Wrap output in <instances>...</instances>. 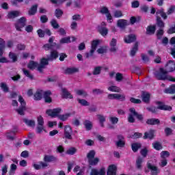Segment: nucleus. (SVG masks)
<instances>
[{
  "label": "nucleus",
  "mask_w": 175,
  "mask_h": 175,
  "mask_svg": "<svg viewBox=\"0 0 175 175\" xmlns=\"http://www.w3.org/2000/svg\"><path fill=\"white\" fill-rule=\"evenodd\" d=\"M154 76L157 80H162L165 81L167 80V71L164 70L163 68H159V71L154 73Z\"/></svg>",
  "instance_id": "nucleus-4"
},
{
  "label": "nucleus",
  "mask_w": 175,
  "mask_h": 175,
  "mask_svg": "<svg viewBox=\"0 0 175 175\" xmlns=\"http://www.w3.org/2000/svg\"><path fill=\"white\" fill-rule=\"evenodd\" d=\"M130 113L128 116V122L130 124H133L136 122V119H135V117H136L137 120L138 121H140L142 124L144 122V116H143V114L137 113L136 111V109L134 107L129 109Z\"/></svg>",
  "instance_id": "nucleus-2"
},
{
  "label": "nucleus",
  "mask_w": 175,
  "mask_h": 175,
  "mask_svg": "<svg viewBox=\"0 0 175 175\" xmlns=\"http://www.w3.org/2000/svg\"><path fill=\"white\" fill-rule=\"evenodd\" d=\"M58 57H59L58 51L53 50L51 51L50 56L48 58L50 61H55Z\"/></svg>",
  "instance_id": "nucleus-28"
},
{
  "label": "nucleus",
  "mask_w": 175,
  "mask_h": 175,
  "mask_svg": "<svg viewBox=\"0 0 175 175\" xmlns=\"http://www.w3.org/2000/svg\"><path fill=\"white\" fill-rule=\"evenodd\" d=\"M70 116H72V113H65V114H63V115H59V120H60L61 121H66V120H68V118H69V117H70Z\"/></svg>",
  "instance_id": "nucleus-46"
},
{
  "label": "nucleus",
  "mask_w": 175,
  "mask_h": 175,
  "mask_svg": "<svg viewBox=\"0 0 175 175\" xmlns=\"http://www.w3.org/2000/svg\"><path fill=\"white\" fill-rule=\"evenodd\" d=\"M51 94L52 93L51 90L45 91L43 93L45 103H51V102H53V98H51Z\"/></svg>",
  "instance_id": "nucleus-21"
},
{
  "label": "nucleus",
  "mask_w": 175,
  "mask_h": 175,
  "mask_svg": "<svg viewBox=\"0 0 175 175\" xmlns=\"http://www.w3.org/2000/svg\"><path fill=\"white\" fill-rule=\"evenodd\" d=\"M106 171L105 167H102L100 170L93 168L91 170L90 175H105Z\"/></svg>",
  "instance_id": "nucleus-22"
},
{
  "label": "nucleus",
  "mask_w": 175,
  "mask_h": 175,
  "mask_svg": "<svg viewBox=\"0 0 175 175\" xmlns=\"http://www.w3.org/2000/svg\"><path fill=\"white\" fill-rule=\"evenodd\" d=\"M169 154H163L161 155V162L159 163V165L161 167H165L166 165H167V160H166V158H169Z\"/></svg>",
  "instance_id": "nucleus-25"
},
{
  "label": "nucleus",
  "mask_w": 175,
  "mask_h": 175,
  "mask_svg": "<svg viewBox=\"0 0 175 175\" xmlns=\"http://www.w3.org/2000/svg\"><path fill=\"white\" fill-rule=\"evenodd\" d=\"M44 162H51L55 161V157L51 155H45L44 157Z\"/></svg>",
  "instance_id": "nucleus-53"
},
{
  "label": "nucleus",
  "mask_w": 175,
  "mask_h": 175,
  "mask_svg": "<svg viewBox=\"0 0 175 175\" xmlns=\"http://www.w3.org/2000/svg\"><path fill=\"white\" fill-rule=\"evenodd\" d=\"M23 122L29 128H35V120H28L27 118H24Z\"/></svg>",
  "instance_id": "nucleus-35"
},
{
  "label": "nucleus",
  "mask_w": 175,
  "mask_h": 175,
  "mask_svg": "<svg viewBox=\"0 0 175 175\" xmlns=\"http://www.w3.org/2000/svg\"><path fill=\"white\" fill-rule=\"evenodd\" d=\"M152 147L154 148V150H157V151H159L163 148L162 145L158 142L153 143Z\"/></svg>",
  "instance_id": "nucleus-51"
},
{
  "label": "nucleus",
  "mask_w": 175,
  "mask_h": 175,
  "mask_svg": "<svg viewBox=\"0 0 175 175\" xmlns=\"http://www.w3.org/2000/svg\"><path fill=\"white\" fill-rule=\"evenodd\" d=\"M43 98V90H37L33 95L34 100H41Z\"/></svg>",
  "instance_id": "nucleus-33"
},
{
  "label": "nucleus",
  "mask_w": 175,
  "mask_h": 175,
  "mask_svg": "<svg viewBox=\"0 0 175 175\" xmlns=\"http://www.w3.org/2000/svg\"><path fill=\"white\" fill-rule=\"evenodd\" d=\"M136 39H137L136 36L133 33H131L124 37V42L126 44H131V43H133V42H136Z\"/></svg>",
  "instance_id": "nucleus-12"
},
{
  "label": "nucleus",
  "mask_w": 175,
  "mask_h": 175,
  "mask_svg": "<svg viewBox=\"0 0 175 175\" xmlns=\"http://www.w3.org/2000/svg\"><path fill=\"white\" fill-rule=\"evenodd\" d=\"M23 73L26 77L30 79V80H33V75H31L28 70L23 69Z\"/></svg>",
  "instance_id": "nucleus-57"
},
{
  "label": "nucleus",
  "mask_w": 175,
  "mask_h": 175,
  "mask_svg": "<svg viewBox=\"0 0 175 175\" xmlns=\"http://www.w3.org/2000/svg\"><path fill=\"white\" fill-rule=\"evenodd\" d=\"M76 152H77V149L75 147H71L67 150L66 154H76Z\"/></svg>",
  "instance_id": "nucleus-64"
},
{
  "label": "nucleus",
  "mask_w": 175,
  "mask_h": 175,
  "mask_svg": "<svg viewBox=\"0 0 175 175\" xmlns=\"http://www.w3.org/2000/svg\"><path fill=\"white\" fill-rule=\"evenodd\" d=\"M55 46H57V42L50 43V44H44L43 45V49L46 51H49V50H54L55 49Z\"/></svg>",
  "instance_id": "nucleus-29"
},
{
  "label": "nucleus",
  "mask_w": 175,
  "mask_h": 175,
  "mask_svg": "<svg viewBox=\"0 0 175 175\" xmlns=\"http://www.w3.org/2000/svg\"><path fill=\"white\" fill-rule=\"evenodd\" d=\"M118 27L124 29L128 25V21L125 19H119L117 22Z\"/></svg>",
  "instance_id": "nucleus-36"
},
{
  "label": "nucleus",
  "mask_w": 175,
  "mask_h": 175,
  "mask_svg": "<svg viewBox=\"0 0 175 175\" xmlns=\"http://www.w3.org/2000/svg\"><path fill=\"white\" fill-rule=\"evenodd\" d=\"M16 170H17V165L15 164H12L10 165V170L9 172L10 175H14L16 173Z\"/></svg>",
  "instance_id": "nucleus-54"
},
{
  "label": "nucleus",
  "mask_w": 175,
  "mask_h": 175,
  "mask_svg": "<svg viewBox=\"0 0 175 175\" xmlns=\"http://www.w3.org/2000/svg\"><path fill=\"white\" fill-rule=\"evenodd\" d=\"M101 70H102V67L97 66V67L94 68V69L93 70V75L94 76H96L98 75H100Z\"/></svg>",
  "instance_id": "nucleus-58"
},
{
  "label": "nucleus",
  "mask_w": 175,
  "mask_h": 175,
  "mask_svg": "<svg viewBox=\"0 0 175 175\" xmlns=\"http://www.w3.org/2000/svg\"><path fill=\"white\" fill-rule=\"evenodd\" d=\"M109 121H110V122H111L112 125H116V124H118V118L111 117V118H109Z\"/></svg>",
  "instance_id": "nucleus-63"
},
{
  "label": "nucleus",
  "mask_w": 175,
  "mask_h": 175,
  "mask_svg": "<svg viewBox=\"0 0 175 175\" xmlns=\"http://www.w3.org/2000/svg\"><path fill=\"white\" fill-rule=\"evenodd\" d=\"M25 110H27L26 105H21L18 109H15V111H16L19 116H24L25 114Z\"/></svg>",
  "instance_id": "nucleus-34"
},
{
  "label": "nucleus",
  "mask_w": 175,
  "mask_h": 175,
  "mask_svg": "<svg viewBox=\"0 0 175 175\" xmlns=\"http://www.w3.org/2000/svg\"><path fill=\"white\" fill-rule=\"evenodd\" d=\"M0 87H1V90H3V92H5V93L9 92V87H8V85H6V83L2 82L0 84Z\"/></svg>",
  "instance_id": "nucleus-55"
},
{
  "label": "nucleus",
  "mask_w": 175,
  "mask_h": 175,
  "mask_svg": "<svg viewBox=\"0 0 175 175\" xmlns=\"http://www.w3.org/2000/svg\"><path fill=\"white\" fill-rule=\"evenodd\" d=\"M142 102L144 103H150L151 99V94L148 92L142 91L141 94Z\"/></svg>",
  "instance_id": "nucleus-15"
},
{
  "label": "nucleus",
  "mask_w": 175,
  "mask_h": 175,
  "mask_svg": "<svg viewBox=\"0 0 175 175\" xmlns=\"http://www.w3.org/2000/svg\"><path fill=\"white\" fill-rule=\"evenodd\" d=\"M9 58L10 59H12V62H17L18 59V57L17 56V55L13 52L9 53Z\"/></svg>",
  "instance_id": "nucleus-44"
},
{
  "label": "nucleus",
  "mask_w": 175,
  "mask_h": 175,
  "mask_svg": "<svg viewBox=\"0 0 175 175\" xmlns=\"http://www.w3.org/2000/svg\"><path fill=\"white\" fill-rule=\"evenodd\" d=\"M83 125L86 131H91V129H92V122L90 120H85L83 122Z\"/></svg>",
  "instance_id": "nucleus-43"
},
{
  "label": "nucleus",
  "mask_w": 175,
  "mask_h": 175,
  "mask_svg": "<svg viewBox=\"0 0 175 175\" xmlns=\"http://www.w3.org/2000/svg\"><path fill=\"white\" fill-rule=\"evenodd\" d=\"M72 133H73V130L70 125H66L64 126V137L67 140H72L73 137H72Z\"/></svg>",
  "instance_id": "nucleus-8"
},
{
  "label": "nucleus",
  "mask_w": 175,
  "mask_h": 175,
  "mask_svg": "<svg viewBox=\"0 0 175 175\" xmlns=\"http://www.w3.org/2000/svg\"><path fill=\"white\" fill-rule=\"evenodd\" d=\"M142 59L144 64H148L150 62V57L144 53L141 54Z\"/></svg>",
  "instance_id": "nucleus-56"
},
{
  "label": "nucleus",
  "mask_w": 175,
  "mask_h": 175,
  "mask_svg": "<svg viewBox=\"0 0 175 175\" xmlns=\"http://www.w3.org/2000/svg\"><path fill=\"white\" fill-rule=\"evenodd\" d=\"M109 51L111 53H117V51L118 50V47H117V39L112 38L109 42Z\"/></svg>",
  "instance_id": "nucleus-16"
},
{
  "label": "nucleus",
  "mask_w": 175,
  "mask_h": 175,
  "mask_svg": "<svg viewBox=\"0 0 175 175\" xmlns=\"http://www.w3.org/2000/svg\"><path fill=\"white\" fill-rule=\"evenodd\" d=\"M164 133L167 137H169V136H172V135H173V129L170 127H165L164 129Z\"/></svg>",
  "instance_id": "nucleus-47"
},
{
  "label": "nucleus",
  "mask_w": 175,
  "mask_h": 175,
  "mask_svg": "<svg viewBox=\"0 0 175 175\" xmlns=\"http://www.w3.org/2000/svg\"><path fill=\"white\" fill-rule=\"evenodd\" d=\"M51 25L54 29H58V28H59V24H58V22H57V20L55 19H52L51 21Z\"/></svg>",
  "instance_id": "nucleus-50"
},
{
  "label": "nucleus",
  "mask_w": 175,
  "mask_h": 175,
  "mask_svg": "<svg viewBox=\"0 0 175 175\" xmlns=\"http://www.w3.org/2000/svg\"><path fill=\"white\" fill-rule=\"evenodd\" d=\"M107 174V175H116L117 174V166H116V165H114V164L109 165L108 167Z\"/></svg>",
  "instance_id": "nucleus-26"
},
{
  "label": "nucleus",
  "mask_w": 175,
  "mask_h": 175,
  "mask_svg": "<svg viewBox=\"0 0 175 175\" xmlns=\"http://www.w3.org/2000/svg\"><path fill=\"white\" fill-rule=\"evenodd\" d=\"M99 43H100V40H94L92 41L90 54L91 55H94L95 51L96 50V47L99 46Z\"/></svg>",
  "instance_id": "nucleus-24"
},
{
  "label": "nucleus",
  "mask_w": 175,
  "mask_h": 175,
  "mask_svg": "<svg viewBox=\"0 0 175 175\" xmlns=\"http://www.w3.org/2000/svg\"><path fill=\"white\" fill-rule=\"evenodd\" d=\"M98 32L102 36H106L109 33V29L105 27H98Z\"/></svg>",
  "instance_id": "nucleus-40"
},
{
  "label": "nucleus",
  "mask_w": 175,
  "mask_h": 175,
  "mask_svg": "<svg viewBox=\"0 0 175 175\" xmlns=\"http://www.w3.org/2000/svg\"><path fill=\"white\" fill-rule=\"evenodd\" d=\"M79 72V68L72 67V68H67L64 70V75H73V73H77Z\"/></svg>",
  "instance_id": "nucleus-31"
},
{
  "label": "nucleus",
  "mask_w": 175,
  "mask_h": 175,
  "mask_svg": "<svg viewBox=\"0 0 175 175\" xmlns=\"http://www.w3.org/2000/svg\"><path fill=\"white\" fill-rule=\"evenodd\" d=\"M98 162H99V159L96 158V159H90L89 160V163L92 166H95V165L98 164Z\"/></svg>",
  "instance_id": "nucleus-61"
},
{
  "label": "nucleus",
  "mask_w": 175,
  "mask_h": 175,
  "mask_svg": "<svg viewBox=\"0 0 175 175\" xmlns=\"http://www.w3.org/2000/svg\"><path fill=\"white\" fill-rule=\"evenodd\" d=\"M97 119L99 121V124L101 128H105V122H106V117L102 114H98Z\"/></svg>",
  "instance_id": "nucleus-27"
},
{
  "label": "nucleus",
  "mask_w": 175,
  "mask_h": 175,
  "mask_svg": "<svg viewBox=\"0 0 175 175\" xmlns=\"http://www.w3.org/2000/svg\"><path fill=\"white\" fill-rule=\"evenodd\" d=\"M147 157L146 154H142L141 156L138 157L137 158V160L135 161V167L138 170H142L143 169V165L142 163H143V161H144V158Z\"/></svg>",
  "instance_id": "nucleus-10"
},
{
  "label": "nucleus",
  "mask_w": 175,
  "mask_h": 175,
  "mask_svg": "<svg viewBox=\"0 0 175 175\" xmlns=\"http://www.w3.org/2000/svg\"><path fill=\"white\" fill-rule=\"evenodd\" d=\"M147 167L150 170V175H158L161 173V170L158 167L152 165L151 161L147 163Z\"/></svg>",
  "instance_id": "nucleus-7"
},
{
  "label": "nucleus",
  "mask_w": 175,
  "mask_h": 175,
  "mask_svg": "<svg viewBox=\"0 0 175 175\" xmlns=\"http://www.w3.org/2000/svg\"><path fill=\"white\" fill-rule=\"evenodd\" d=\"M163 20H167V14L165 12V9L161 8L156 12V24L159 28H165V22Z\"/></svg>",
  "instance_id": "nucleus-1"
},
{
  "label": "nucleus",
  "mask_w": 175,
  "mask_h": 175,
  "mask_svg": "<svg viewBox=\"0 0 175 175\" xmlns=\"http://www.w3.org/2000/svg\"><path fill=\"white\" fill-rule=\"evenodd\" d=\"M130 102L131 103H134L135 105H140V103H142V100L131 97L130 98Z\"/></svg>",
  "instance_id": "nucleus-59"
},
{
  "label": "nucleus",
  "mask_w": 175,
  "mask_h": 175,
  "mask_svg": "<svg viewBox=\"0 0 175 175\" xmlns=\"http://www.w3.org/2000/svg\"><path fill=\"white\" fill-rule=\"evenodd\" d=\"M61 111H62V109L61 108H55L53 109L46 110V113L52 118H55V117H57L59 118V116H60L59 114L61 113Z\"/></svg>",
  "instance_id": "nucleus-6"
},
{
  "label": "nucleus",
  "mask_w": 175,
  "mask_h": 175,
  "mask_svg": "<svg viewBox=\"0 0 175 175\" xmlns=\"http://www.w3.org/2000/svg\"><path fill=\"white\" fill-rule=\"evenodd\" d=\"M62 98L63 99H73V95L65 88H62Z\"/></svg>",
  "instance_id": "nucleus-18"
},
{
  "label": "nucleus",
  "mask_w": 175,
  "mask_h": 175,
  "mask_svg": "<svg viewBox=\"0 0 175 175\" xmlns=\"http://www.w3.org/2000/svg\"><path fill=\"white\" fill-rule=\"evenodd\" d=\"M139 6H140V2L139 1L136 0V1H132L131 8H133V9H137Z\"/></svg>",
  "instance_id": "nucleus-62"
},
{
  "label": "nucleus",
  "mask_w": 175,
  "mask_h": 175,
  "mask_svg": "<svg viewBox=\"0 0 175 175\" xmlns=\"http://www.w3.org/2000/svg\"><path fill=\"white\" fill-rule=\"evenodd\" d=\"M167 73H172L175 70V62L174 61L170 60L165 66Z\"/></svg>",
  "instance_id": "nucleus-17"
},
{
  "label": "nucleus",
  "mask_w": 175,
  "mask_h": 175,
  "mask_svg": "<svg viewBox=\"0 0 175 175\" xmlns=\"http://www.w3.org/2000/svg\"><path fill=\"white\" fill-rule=\"evenodd\" d=\"M146 125H161V120L158 118H149L146 121Z\"/></svg>",
  "instance_id": "nucleus-23"
},
{
  "label": "nucleus",
  "mask_w": 175,
  "mask_h": 175,
  "mask_svg": "<svg viewBox=\"0 0 175 175\" xmlns=\"http://www.w3.org/2000/svg\"><path fill=\"white\" fill-rule=\"evenodd\" d=\"M55 16L56 18L59 20V18H61L62 17V16H64V11L59 8H57L55 10Z\"/></svg>",
  "instance_id": "nucleus-42"
},
{
  "label": "nucleus",
  "mask_w": 175,
  "mask_h": 175,
  "mask_svg": "<svg viewBox=\"0 0 175 175\" xmlns=\"http://www.w3.org/2000/svg\"><path fill=\"white\" fill-rule=\"evenodd\" d=\"M49 61H50L49 59V57L45 58V57H42L40 59V64H38L37 70H38V72H40V73H43V69H44L46 68V66H47V65H49Z\"/></svg>",
  "instance_id": "nucleus-5"
},
{
  "label": "nucleus",
  "mask_w": 175,
  "mask_h": 175,
  "mask_svg": "<svg viewBox=\"0 0 175 175\" xmlns=\"http://www.w3.org/2000/svg\"><path fill=\"white\" fill-rule=\"evenodd\" d=\"M163 33H165V31H163V28H160V29L157 31V36L159 40H161V39H162V36H163Z\"/></svg>",
  "instance_id": "nucleus-52"
},
{
  "label": "nucleus",
  "mask_w": 175,
  "mask_h": 175,
  "mask_svg": "<svg viewBox=\"0 0 175 175\" xmlns=\"http://www.w3.org/2000/svg\"><path fill=\"white\" fill-rule=\"evenodd\" d=\"M38 13V4L32 5L28 11L29 16H35Z\"/></svg>",
  "instance_id": "nucleus-32"
},
{
  "label": "nucleus",
  "mask_w": 175,
  "mask_h": 175,
  "mask_svg": "<svg viewBox=\"0 0 175 175\" xmlns=\"http://www.w3.org/2000/svg\"><path fill=\"white\" fill-rule=\"evenodd\" d=\"M155 31H157V27L155 25H149L146 28V34L154 35Z\"/></svg>",
  "instance_id": "nucleus-30"
},
{
  "label": "nucleus",
  "mask_w": 175,
  "mask_h": 175,
  "mask_svg": "<svg viewBox=\"0 0 175 175\" xmlns=\"http://www.w3.org/2000/svg\"><path fill=\"white\" fill-rule=\"evenodd\" d=\"M27 25V18L22 16L16 21V23L14 24L16 31L18 32L23 31V28Z\"/></svg>",
  "instance_id": "nucleus-3"
},
{
  "label": "nucleus",
  "mask_w": 175,
  "mask_h": 175,
  "mask_svg": "<svg viewBox=\"0 0 175 175\" xmlns=\"http://www.w3.org/2000/svg\"><path fill=\"white\" fill-rule=\"evenodd\" d=\"M157 105H158L157 110H164L165 111H172V106L166 105L161 101H157Z\"/></svg>",
  "instance_id": "nucleus-13"
},
{
  "label": "nucleus",
  "mask_w": 175,
  "mask_h": 175,
  "mask_svg": "<svg viewBox=\"0 0 175 175\" xmlns=\"http://www.w3.org/2000/svg\"><path fill=\"white\" fill-rule=\"evenodd\" d=\"M53 5H62L64 2L66 3V8H69L72 5V0H50Z\"/></svg>",
  "instance_id": "nucleus-14"
},
{
  "label": "nucleus",
  "mask_w": 175,
  "mask_h": 175,
  "mask_svg": "<svg viewBox=\"0 0 175 175\" xmlns=\"http://www.w3.org/2000/svg\"><path fill=\"white\" fill-rule=\"evenodd\" d=\"M60 44H68V43H72V41L70 40V37H64L62 38L59 40Z\"/></svg>",
  "instance_id": "nucleus-45"
},
{
  "label": "nucleus",
  "mask_w": 175,
  "mask_h": 175,
  "mask_svg": "<svg viewBox=\"0 0 175 175\" xmlns=\"http://www.w3.org/2000/svg\"><path fill=\"white\" fill-rule=\"evenodd\" d=\"M77 101L81 106H90V103L85 99L77 98Z\"/></svg>",
  "instance_id": "nucleus-49"
},
{
  "label": "nucleus",
  "mask_w": 175,
  "mask_h": 175,
  "mask_svg": "<svg viewBox=\"0 0 175 175\" xmlns=\"http://www.w3.org/2000/svg\"><path fill=\"white\" fill-rule=\"evenodd\" d=\"M108 90L111 91V92H120L121 89L116 85H111L108 88Z\"/></svg>",
  "instance_id": "nucleus-48"
},
{
  "label": "nucleus",
  "mask_w": 175,
  "mask_h": 175,
  "mask_svg": "<svg viewBox=\"0 0 175 175\" xmlns=\"http://www.w3.org/2000/svg\"><path fill=\"white\" fill-rule=\"evenodd\" d=\"M138 50H139V42H135L133 47L131 50V57H135V55H136V53H137Z\"/></svg>",
  "instance_id": "nucleus-37"
},
{
  "label": "nucleus",
  "mask_w": 175,
  "mask_h": 175,
  "mask_svg": "<svg viewBox=\"0 0 175 175\" xmlns=\"http://www.w3.org/2000/svg\"><path fill=\"white\" fill-rule=\"evenodd\" d=\"M20 17V11L18 10H12L8 13L7 18L9 20H14V18H17Z\"/></svg>",
  "instance_id": "nucleus-19"
},
{
  "label": "nucleus",
  "mask_w": 175,
  "mask_h": 175,
  "mask_svg": "<svg viewBox=\"0 0 175 175\" xmlns=\"http://www.w3.org/2000/svg\"><path fill=\"white\" fill-rule=\"evenodd\" d=\"M165 94H175V84L171 85L169 88L164 90Z\"/></svg>",
  "instance_id": "nucleus-38"
},
{
  "label": "nucleus",
  "mask_w": 175,
  "mask_h": 175,
  "mask_svg": "<svg viewBox=\"0 0 175 175\" xmlns=\"http://www.w3.org/2000/svg\"><path fill=\"white\" fill-rule=\"evenodd\" d=\"M131 148L133 152H137V151H139V149L142 148V144L137 142L133 143L131 144Z\"/></svg>",
  "instance_id": "nucleus-39"
},
{
  "label": "nucleus",
  "mask_w": 175,
  "mask_h": 175,
  "mask_svg": "<svg viewBox=\"0 0 175 175\" xmlns=\"http://www.w3.org/2000/svg\"><path fill=\"white\" fill-rule=\"evenodd\" d=\"M38 66H39V64L33 60H31L27 65V68H29V69H31V70H33V69L38 68Z\"/></svg>",
  "instance_id": "nucleus-41"
},
{
  "label": "nucleus",
  "mask_w": 175,
  "mask_h": 175,
  "mask_svg": "<svg viewBox=\"0 0 175 175\" xmlns=\"http://www.w3.org/2000/svg\"><path fill=\"white\" fill-rule=\"evenodd\" d=\"M76 94H77V95H79L80 96H88V94H87V92L85 91H84L83 90H77Z\"/></svg>",
  "instance_id": "nucleus-60"
},
{
  "label": "nucleus",
  "mask_w": 175,
  "mask_h": 175,
  "mask_svg": "<svg viewBox=\"0 0 175 175\" xmlns=\"http://www.w3.org/2000/svg\"><path fill=\"white\" fill-rule=\"evenodd\" d=\"M107 98L111 100H113V99L121 100V102H124V100H125V95L120 94H108Z\"/></svg>",
  "instance_id": "nucleus-11"
},
{
  "label": "nucleus",
  "mask_w": 175,
  "mask_h": 175,
  "mask_svg": "<svg viewBox=\"0 0 175 175\" xmlns=\"http://www.w3.org/2000/svg\"><path fill=\"white\" fill-rule=\"evenodd\" d=\"M154 137H155V130L150 129L148 132L144 133L143 139H149V140H152Z\"/></svg>",
  "instance_id": "nucleus-20"
},
{
  "label": "nucleus",
  "mask_w": 175,
  "mask_h": 175,
  "mask_svg": "<svg viewBox=\"0 0 175 175\" xmlns=\"http://www.w3.org/2000/svg\"><path fill=\"white\" fill-rule=\"evenodd\" d=\"M118 141L116 142V146L118 148H124L125 147V137L120 134L117 135Z\"/></svg>",
  "instance_id": "nucleus-9"
}]
</instances>
